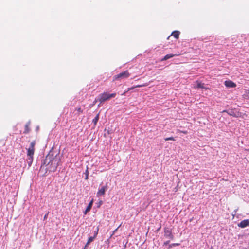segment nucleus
Returning a JSON list of instances; mask_svg holds the SVG:
<instances>
[{
    "mask_svg": "<svg viewBox=\"0 0 249 249\" xmlns=\"http://www.w3.org/2000/svg\"><path fill=\"white\" fill-rule=\"evenodd\" d=\"M61 159L59 154L53 155L49 153L46 156L44 160V165L46 171L49 172L55 171Z\"/></svg>",
    "mask_w": 249,
    "mask_h": 249,
    "instance_id": "nucleus-1",
    "label": "nucleus"
},
{
    "mask_svg": "<svg viewBox=\"0 0 249 249\" xmlns=\"http://www.w3.org/2000/svg\"><path fill=\"white\" fill-rule=\"evenodd\" d=\"M36 143V141H33L30 143L29 147L27 148V155L28 157V165L30 166L33 162V156L35 152V146Z\"/></svg>",
    "mask_w": 249,
    "mask_h": 249,
    "instance_id": "nucleus-2",
    "label": "nucleus"
},
{
    "mask_svg": "<svg viewBox=\"0 0 249 249\" xmlns=\"http://www.w3.org/2000/svg\"><path fill=\"white\" fill-rule=\"evenodd\" d=\"M116 94L115 93L109 94L107 92H104L99 95L98 99L100 103H103L107 100H109L111 98H114L116 96Z\"/></svg>",
    "mask_w": 249,
    "mask_h": 249,
    "instance_id": "nucleus-3",
    "label": "nucleus"
},
{
    "mask_svg": "<svg viewBox=\"0 0 249 249\" xmlns=\"http://www.w3.org/2000/svg\"><path fill=\"white\" fill-rule=\"evenodd\" d=\"M130 74L129 71H125L114 75L113 77V81H121L122 79L127 78L130 76Z\"/></svg>",
    "mask_w": 249,
    "mask_h": 249,
    "instance_id": "nucleus-4",
    "label": "nucleus"
},
{
    "mask_svg": "<svg viewBox=\"0 0 249 249\" xmlns=\"http://www.w3.org/2000/svg\"><path fill=\"white\" fill-rule=\"evenodd\" d=\"M164 236L173 240L174 236L172 233V230L168 228H165L164 229Z\"/></svg>",
    "mask_w": 249,
    "mask_h": 249,
    "instance_id": "nucleus-5",
    "label": "nucleus"
},
{
    "mask_svg": "<svg viewBox=\"0 0 249 249\" xmlns=\"http://www.w3.org/2000/svg\"><path fill=\"white\" fill-rule=\"evenodd\" d=\"M107 189V185L102 186L100 189L98 190L97 193V196L99 197L100 196H104Z\"/></svg>",
    "mask_w": 249,
    "mask_h": 249,
    "instance_id": "nucleus-6",
    "label": "nucleus"
},
{
    "mask_svg": "<svg viewBox=\"0 0 249 249\" xmlns=\"http://www.w3.org/2000/svg\"><path fill=\"white\" fill-rule=\"evenodd\" d=\"M225 85L229 88H234L236 87V84L231 80H227L224 82Z\"/></svg>",
    "mask_w": 249,
    "mask_h": 249,
    "instance_id": "nucleus-7",
    "label": "nucleus"
},
{
    "mask_svg": "<svg viewBox=\"0 0 249 249\" xmlns=\"http://www.w3.org/2000/svg\"><path fill=\"white\" fill-rule=\"evenodd\" d=\"M249 224V220H244L242 221L239 224L238 226L242 228H244L247 226Z\"/></svg>",
    "mask_w": 249,
    "mask_h": 249,
    "instance_id": "nucleus-8",
    "label": "nucleus"
},
{
    "mask_svg": "<svg viewBox=\"0 0 249 249\" xmlns=\"http://www.w3.org/2000/svg\"><path fill=\"white\" fill-rule=\"evenodd\" d=\"M93 202V199H92L91 200V201L88 204V206H87V208L86 209V210L84 213L85 214H86L88 212H89L91 210V207L92 206Z\"/></svg>",
    "mask_w": 249,
    "mask_h": 249,
    "instance_id": "nucleus-9",
    "label": "nucleus"
},
{
    "mask_svg": "<svg viewBox=\"0 0 249 249\" xmlns=\"http://www.w3.org/2000/svg\"><path fill=\"white\" fill-rule=\"evenodd\" d=\"M177 54H168L166 55L162 59L161 61H165L171 58H172L173 57L175 56H177Z\"/></svg>",
    "mask_w": 249,
    "mask_h": 249,
    "instance_id": "nucleus-10",
    "label": "nucleus"
},
{
    "mask_svg": "<svg viewBox=\"0 0 249 249\" xmlns=\"http://www.w3.org/2000/svg\"><path fill=\"white\" fill-rule=\"evenodd\" d=\"M99 119V113L97 114L96 117L92 120V123L94 124V127H95Z\"/></svg>",
    "mask_w": 249,
    "mask_h": 249,
    "instance_id": "nucleus-11",
    "label": "nucleus"
},
{
    "mask_svg": "<svg viewBox=\"0 0 249 249\" xmlns=\"http://www.w3.org/2000/svg\"><path fill=\"white\" fill-rule=\"evenodd\" d=\"M180 34V32L178 31H175L172 32V35L176 39H178L179 37V36Z\"/></svg>",
    "mask_w": 249,
    "mask_h": 249,
    "instance_id": "nucleus-12",
    "label": "nucleus"
},
{
    "mask_svg": "<svg viewBox=\"0 0 249 249\" xmlns=\"http://www.w3.org/2000/svg\"><path fill=\"white\" fill-rule=\"evenodd\" d=\"M29 124H30L29 123L26 124V125L25 126V130L24 131V133L27 134V133H29V132L30 131Z\"/></svg>",
    "mask_w": 249,
    "mask_h": 249,
    "instance_id": "nucleus-13",
    "label": "nucleus"
},
{
    "mask_svg": "<svg viewBox=\"0 0 249 249\" xmlns=\"http://www.w3.org/2000/svg\"><path fill=\"white\" fill-rule=\"evenodd\" d=\"M196 83L197 84L196 88H201L204 89V83H201V82H199L198 81H196Z\"/></svg>",
    "mask_w": 249,
    "mask_h": 249,
    "instance_id": "nucleus-14",
    "label": "nucleus"
},
{
    "mask_svg": "<svg viewBox=\"0 0 249 249\" xmlns=\"http://www.w3.org/2000/svg\"><path fill=\"white\" fill-rule=\"evenodd\" d=\"M94 238H95V236H93V237L91 236V237H89L88 239V242L86 244V246L88 245V244H89L90 242H92Z\"/></svg>",
    "mask_w": 249,
    "mask_h": 249,
    "instance_id": "nucleus-15",
    "label": "nucleus"
},
{
    "mask_svg": "<svg viewBox=\"0 0 249 249\" xmlns=\"http://www.w3.org/2000/svg\"><path fill=\"white\" fill-rule=\"evenodd\" d=\"M148 85V83H145L143 84L142 85H137L136 86H135V88H140V87L147 86Z\"/></svg>",
    "mask_w": 249,
    "mask_h": 249,
    "instance_id": "nucleus-16",
    "label": "nucleus"
},
{
    "mask_svg": "<svg viewBox=\"0 0 249 249\" xmlns=\"http://www.w3.org/2000/svg\"><path fill=\"white\" fill-rule=\"evenodd\" d=\"M76 110H77L78 112V115H79L80 114L82 113L83 111L80 107L76 108Z\"/></svg>",
    "mask_w": 249,
    "mask_h": 249,
    "instance_id": "nucleus-17",
    "label": "nucleus"
},
{
    "mask_svg": "<svg viewBox=\"0 0 249 249\" xmlns=\"http://www.w3.org/2000/svg\"><path fill=\"white\" fill-rule=\"evenodd\" d=\"M135 88V86H133V87H131V88H128V89H127V91H125V92H124V93H123L122 95H125V93H126L127 91H129V90H132V89H134Z\"/></svg>",
    "mask_w": 249,
    "mask_h": 249,
    "instance_id": "nucleus-18",
    "label": "nucleus"
},
{
    "mask_svg": "<svg viewBox=\"0 0 249 249\" xmlns=\"http://www.w3.org/2000/svg\"><path fill=\"white\" fill-rule=\"evenodd\" d=\"M180 245L179 243H173L172 244H170L169 246V249L172 248V247H174V246H179Z\"/></svg>",
    "mask_w": 249,
    "mask_h": 249,
    "instance_id": "nucleus-19",
    "label": "nucleus"
},
{
    "mask_svg": "<svg viewBox=\"0 0 249 249\" xmlns=\"http://www.w3.org/2000/svg\"><path fill=\"white\" fill-rule=\"evenodd\" d=\"M164 140L166 141H169V140H171V141H175V140L174 138L173 137L166 138L164 139Z\"/></svg>",
    "mask_w": 249,
    "mask_h": 249,
    "instance_id": "nucleus-20",
    "label": "nucleus"
},
{
    "mask_svg": "<svg viewBox=\"0 0 249 249\" xmlns=\"http://www.w3.org/2000/svg\"><path fill=\"white\" fill-rule=\"evenodd\" d=\"M178 131L180 133H182L183 134H187V131H181V130H178Z\"/></svg>",
    "mask_w": 249,
    "mask_h": 249,
    "instance_id": "nucleus-21",
    "label": "nucleus"
},
{
    "mask_svg": "<svg viewBox=\"0 0 249 249\" xmlns=\"http://www.w3.org/2000/svg\"><path fill=\"white\" fill-rule=\"evenodd\" d=\"M170 241H166L164 243V245H168Z\"/></svg>",
    "mask_w": 249,
    "mask_h": 249,
    "instance_id": "nucleus-22",
    "label": "nucleus"
},
{
    "mask_svg": "<svg viewBox=\"0 0 249 249\" xmlns=\"http://www.w3.org/2000/svg\"><path fill=\"white\" fill-rule=\"evenodd\" d=\"M87 174H86V178H85L86 179H87L88 178V171L87 170Z\"/></svg>",
    "mask_w": 249,
    "mask_h": 249,
    "instance_id": "nucleus-23",
    "label": "nucleus"
},
{
    "mask_svg": "<svg viewBox=\"0 0 249 249\" xmlns=\"http://www.w3.org/2000/svg\"><path fill=\"white\" fill-rule=\"evenodd\" d=\"M98 230L97 229V231L96 232H95V234H94V236L95 237L96 236V235H97V233H98Z\"/></svg>",
    "mask_w": 249,
    "mask_h": 249,
    "instance_id": "nucleus-24",
    "label": "nucleus"
},
{
    "mask_svg": "<svg viewBox=\"0 0 249 249\" xmlns=\"http://www.w3.org/2000/svg\"><path fill=\"white\" fill-rule=\"evenodd\" d=\"M47 215H48V214H45V215L44 216V219H45L47 217Z\"/></svg>",
    "mask_w": 249,
    "mask_h": 249,
    "instance_id": "nucleus-25",
    "label": "nucleus"
},
{
    "mask_svg": "<svg viewBox=\"0 0 249 249\" xmlns=\"http://www.w3.org/2000/svg\"><path fill=\"white\" fill-rule=\"evenodd\" d=\"M160 228H161V226H160V227H159V228H158V231L160 230Z\"/></svg>",
    "mask_w": 249,
    "mask_h": 249,
    "instance_id": "nucleus-26",
    "label": "nucleus"
},
{
    "mask_svg": "<svg viewBox=\"0 0 249 249\" xmlns=\"http://www.w3.org/2000/svg\"><path fill=\"white\" fill-rule=\"evenodd\" d=\"M96 102V100H95L94 102V103L95 104Z\"/></svg>",
    "mask_w": 249,
    "mask_h": 249,
    "instance_id": "nucleus-27",
    "label": "nucleus"
},
{
    "mask_svg": "<svg viewBox=\"0 0 249 249\" xmlns=\"http://www.w3.org/2000/svg\"><path fill=\"white\" fill-rule=\"evenodd\" d=\"M123 249H125V248Z\"/></svg>",
    "mask_w": 249,
    "mask_h": 249,
    "instance_id": "nucleus-28",
    "label": "nucleus"
}]
</instances>
